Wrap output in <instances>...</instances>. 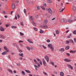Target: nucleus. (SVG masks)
Instances as JSON below:
<instances>
[{
    "label": "nucleus",
    "mask_w": 76,
    "mask_h": 76,
    "mask_svg": "<svg viewBox=\"0 0 76 76\" xmlns=\"http://www.w3.org/2000/svg\"><path fill=\"white\" fill-rule=\"evenodd\" d=\"M46 11H48V12L50 14H52L53 13V12L52 11V10H51V9L50 8H49L48 9L47 8L46 9Z\"/></svg>",
    "instance_id": "nucleus-1"
},
{
    "label": "nucleus",
    "mask_w": 76,
    "mask_h": 76,
    "mask_svg": "<svg viewBox=\"0 0 76 76\" xmlns=\"http://www.w3.org/2000/svg\"><path fill=\"white\" fill-rule=\"evenodd\" d=\"M5 50H6V51L2 53V55H5V54H7V52L8 53L9 52V49L7 48V49H6Z\"/></svg>",
    "instance_id": "nucleus-2"
},
{
    "label": "nucleus",
    "mask_w": 76,
    "mask_h": 76,
    "mask_svg": "<svg viewBox=\"0 0 76 76\" xmlns=\"http://www.w3.org/2000/svg\"><path fill=\"white\" fill-rule=\"evenodd\" d=\"M61 22L65 23L67 22V20L66 19H62L61 20Z\"/></svg>",
    "instance_id": "nucleus-3"
},
{
    "label": "nucleus",
    "mask_w": 76,
    "mask_h": 76,
    "mask_svg": "<svg viewBox=\"0 0 76 76\" xmlns=\"http://www.w3.org/2000/svg\"><path fill=\"white\" fill-rule=\"evenodd\" d=\"M64 61L66 62H70V61H71V60L67 58H65L64 59Z\"/></svg>",
    "instance_id": "nucleus-4"
},
{
    "label": "nucleus",
    "mask_w": 76,
    "mask_h": 76,
    "mask_svg": "<svg viewBox=\"0 0 76 76\" xmlns=\"http://www.w3.org/2000/svg\"><path fill=\"white\" fill-rule=\"evenodd\" d=\"M0 37L1 38V39H5L6 38V37L2 35H0Z\"/></svg>",
    "instance_id": "nucleus-5"
},
{
    "label": "nucleus",
    "mask_w": 76,
    "mask_h": 76,
    "mask_svg": "<svg viewBox=\"0 0 76 76\" xmlns=\"http://www.w3.org/2000/svg\"><path fill=\"white\" fill-rule=\"evenodd\" d=\"M64 10V8L63 9L62 8H61L59 10V12H60V13H61V12H63Z\"/></svg>",
    "instance_id": "nucleus-6"
},
{
    "label": "nucleus",
    "mask_w": 76,
    "mask_h": 76,
    "mask_svg": "<svg viewBox=\"0 0 76 76\" xmlns=\"http://www.w3.org/2000/svg\"><path fill=\"white\" fill-rule=\"evenodd\" d=\"M45 58L46 60H47V62H48V61L49 60V58H48V57L47 56H45Z\"/></svg>",
    "instance_id": "nucleus-7"
},
{
    "label": "nucleus",
    "mask_w": 76,
    "mask_h": 76,
    "mask_svg": "<svg viewBox=\"0 0 76 76\" xmlns=\"http://www.w3.org/2000/svg\"><path fill=\"white\" fill-rule=\"evenodd\" d=\"M15 3H12V9H15Z\"/></svg>",
    "instance_id": "nucleus-8"
},
{
    "label": "nucleus",
    "mask_w": 76,
    "mask_h": 76,
    "mask_svg": "<svg viewBox=\"0 0 76 76\" xmlns=\"http://www.w3.org/2000/svg\"><path fill=\"white\" fill-rule=\"evenodd\" d=\"M0 29L1 31H4V29L2 26H1L0 28Z\"/></svg>",
    "instance_id": "nucleus-9"
},
{
    "label": "nucleus",
    "mask_w": 76,
    "mask_h": 76,
    "mask_svg": "<svg viewBox=\"0 0 76 76\" xmlns=\"http://www.w3.org/2000/svg\"><path fill=\"white\" fill-rule=\"evenodd\" d=\"M44 23H43L44 25H46V23L48 22V20H44Z\"/></svg>",
    "instance_id": "nucleus-10"
},
{
    "label": "nucleus",
    "mask_w": 76,
    "mask_h": 76,
    "mask_svg": "<svg viewBox=\"0 0 76 76\" xmlns=\"http://www.w3.org/2000/svg\"><path fill=\"white\" fill-rule=\"evenodd\" d=\"M42 61H43V64L44 66H45V65H46V62H45V60L44 59H42Z\"/></svg>",
    "instance_id": "nucleus-11"
},
{
    "label": "nucleus",
    "mask_w": 76,
    "mask_h": 76,
    "mask_svg": "<svg viewBox=\"0 0 76 76\" xmlns=\"http://www.w3.org/2000/svg\"><path fill=\"white\" fill-rule=\"evenodd\" d=\"M60 75L61 76H64V73L61 72H60Z\"/></svg>",
    "instance_id": "nucleus-12"
},
{
    "label": "nucleus",
    "mask_w": 76,
    "mask_h": 76,
    "mask_svg": "<svg viewBox=\"0 0 76 76\" xmlns=\"http://www.w3.org/2000/svg\"><path fill=\"white\" fill-rule=\"evenodd\" d=\"M69 41L70 42H72V44L73 45H74V42H73V40L72 39H70L69 40Z\"/></svg>",
    "instance_id": "nucleus-13"
},
{
    "label": "nucleus",
    "mask_w": 76,
    "mask_h": 76,
    "mask_svg": "<svg viewBox=\"0 0 76 76\" xmlns=\"http://www.w3.org/2000/svg\"><path fill=\"white\" fill-rule=\"evenodd\" d=\"M48 47H49V48H51V47H53V45L51 44H49L48 45Z\"/></svg>",
    "instance_id": "nucleus-14"
},
{
    "label": "nucleus",
    "mask_w": 76,
    "mask_h": 76,
    "mask_svg": "<svg viewBox=\"0 0 76 76\" xmlns=\"http://www.w3.org/2000/svg\"><path fill=\"white\" fill-rule=\"evenodd\" d=\"M32 23H33V25H34V26H36V23H35L34 21H32Z\"/></svg>",
    "instance_id": "nucleus-15"
},
{
    "label": "nucleus",
    "mask_w": 76,
    "mask_h": 76,
    "mask_svg": "<svg viewBox=\"0 0 76 76\" xmlns=\"http://www.w3.org/2000/svg\"><path fill=\"white\" fill-rule=\"evenodd\" d=\"M52 51V52H54V48L52 46L51 48H50Z\"/></svg>",
    "instance_id": "nucleus-16"
},
{
    "label": "nucleus",
    "mask_w": 76,
    "mask_h": 76,
    "mask_svg": "<svg viewBox=\"0 0 76 76\" xmlns=\"http://www.w3.org/2000/svg\"><path fill=\"white\" fill-rule=\"evenodd\" d=\"M76 52V50L73 51V50H71L70 51V53H75Z\"/></svg>",
    "instance_id": "nucleus-17"
},
{
    "label": "nucleus",
    "mask_w": 76,
    "mask_h": 76,
    "mask_svg": "<svg viewBox=\"0 0 76 76\" xmlns=\"http://www.w3.org/2000/svg\"><path fill=\"white\" fill-rule=\"evenodd\" d=\"M19 56H20L21 57H23V53H21V54L19 53Z\"/></svg>",
    "instance_id": "nucleus-18"
},
{
    "label": "nucleus",
    "mask_w": 76,
    "mask_h": 76,
    "mask_svg": "<svg viewBox=\"0 0 76 76\" xmlns=\"http://www.w3.org/2000/svg\"><path fill=\"white\" fill-rule=\"evenodd\" d=\"M76 7H75V6L73 7L72 10H74V11H75V10H76Z\"/></svg>",
    "instance_id": "nucleus-19"
},
{
    "label": "nucleus",
    "mask_w": 76,
    "mask_h": 76,
    "mask_svg": "<svg viewBox=\"0 0 76 76\" xmlns=\"http://www.w3.org/2000/svg\"><path fill=\"white\" fill-rule=\"evenodd\" d=\"M47 1L49 3H52L51 0H47Z\"/></svg>",
    "instance_id": "nucleus-20"
},
{
    "label": "nucleus",
    "mask_w": 76,
    "mask_h": 76,
    "mask_svg": "<svg viewBox=\"0 0 76 76\" xmlns=\"http://www.w3.org/2000/svg\"><path fill=\"white\" fill-rule=\"evenodd\" d=\"M69 48H70V47H69V46H67L66 47L65 49L66 50H69Z\"/></svg>",
    "instance_id": "nucleus-21"
},
{
    "label": "nucleus",
    "mask_w": 76,
    "mask_h": 76,
    "mask_svg": "<svg viewBox=\"0 0 76 76\" xmlns=\"http://www.w3.org/2000/svg\"><path fill=\"white\" fill-rule=\"evenodd\" d=\"M41 26L42 28V27L43 28H44L45 29V28H47V27H48L47 26Z\"/></svg>",
    "instance_id": "nucleus-22"
},
{
    "label": "nucleus",
    "mask_w": 76,
    "mask_h": 76,
    "mask_svg": "<svg viewBox=\"0 0 76 76\" xmlns=\"http://www.w3.org/2000/svg\"><path fill=\"white\" fill-rule=\"evenodd\" d=\"M64 51V48H62L59 50L60 51Z\"/></svg>",
    "instance_id": "nucleus-23"
},
{
    "label": "nucleus",
    "mask_w": 76,
    "mask_h": 76,
    "mask_svg": "<svg viewBox=\"0 0 76 76\" xmlns=\"http://www.w3.org/2000/svg\"><path fill=\"white\" fill-rule=\"evenodd\" d=\"M11 28L16 29V28H17V27L15 26H11Z\"/></svg>",
    "instance_id": "nucleus-24"
},
{
    "label": "nucleus",
    "mask_w": 76,
    "mask_h": 76,
    "mask_svg": "<svg viewBox=\"0 0 76 76\" xmlns=\"http://www.w3.org/2000/svg\"><path fill=\"white\" fill-rule=\"evenodd\" d=\"M8 71L10 72L11 73H13V72H12V70L9 69H8Z\"/></svg>",
    "instance_id": "nucleus-25"
},
{
    "label": "nucleus",
    "mask_w": 76,
    "mask_h": 76,
    "mask_svg": "<svg viewBox=\"0 0 76 76\" xmlns=\"http://www.w3.org/2000/svg\"><path fill=\"white\" fill-rule=\"evenodd\" d=\"M25 71L26 72V73H31V72L29 70H26Z\"/></svg>",
    "instance_id": "nucleus-26"
},
{
    "label": "nucleus",
    "mask_w": 76,
    "mask_h": 76,
    "mask_svg": "<svg viewBox=\"0 0 76 76\" xmlns=\"http://www.w3.org/2000/svg\"><path fill=\"white\" fill-rule=\"evenodd\" d=\"M20 36H23V35H24V34L22 33L21 32H20Z\"/></svg>",
    "instance_id": "nucleus-27"
},
{
    "label": "nucleus",
    "mask_w": 76,
    "mask_h": 76,
    "mask_svg": "<svg viewBox=\"0 0 76 76\" xmlns=\"http://www.w3.org/2000/svg\"><path fill=\"white\" fill-rule=\"evenodd\" d=\"M40 7L42 9V10H45V8H44V7L43 6H40Z\"/></svg>",
    "instance_id": "nucleus-28"
},
{
    "label": "nucleus",
    "mask_w": 76,
    "mask_h": 76,
    "mask_svg": "<svg viewBox=\"0 0 76 76\" xmlns=\"http://www.w3.org/2000/svg\"><path fill=\"white\" fill-rule=\"evenodd\" d=\"M67 66H68V67H69V68H70V67H71V66H72V65H71L70 64H67Z\"/></svg>",
    "instance_id": "nucleus-29"
},
{
    "label": "nucleus",
    "mask_w": 76,
    "mask_h": 76,
    "mask_svg": "<svg viewBox=\"0 0 76 76\" xmlns=\"http://www.w3.org/2000/svg\"><path fill=\"white\" fill-rule=\"evenodd\" d=\"M53 73H54V74H55L56 75H57V72L56 71H54L53 72Z\"/></svg>",
    "instance_id": "nucleus-30"
},
{
    "label": "nucleus",
    "mask_w": 76,
    "mask_h": 76,
    "mask_svg": "<svg viewBox=\"0 0 76 76\" xmlns=\"http://www.w3.org/2000/svg\"><path fill=\"white\" fill-rule=\"evenodd\" d=\"M30 19H31V20H34V18L32 16H30Z\"/></svg>",
    "instance_id": "nucleus-31"
},
{
    "label": "nucleus",
    "mask_w": 76,
    "mask_h": 76,
    "mask_svg": "<svg viewBox=\"0 0 76 76\" xmlns=\"http://www.w3.org/2000/svg\"><path fill=\"white\" fill-rule=\"evenodd\" d=\"M28 41L30 43H33L31 41V40H30V39H28Z\"/></svg>",
    "instance_id": "nucleus-32"
},
{
    "label": "nucleus",
    "mask_w": 76,
    "mask_h": 76,
    "mask_svg": "<svg viewBox=\"0 0 76 76\" xmlns=\"http://www.w3.org/2000/svg\"><path fill=\"white\" fill-rule=\"evenodd\" d=\"M33 29L35 31H38V29H37V28H36L34 27Z\"/></svg>",
    "instance_id": "nucleus-33"
},
{
    "label": "nucleus",
    "mask_w": 76,
    "mask_h": 76,
    "mask_svg": "<svg viewBox=\"0 0 76 76\" xmlns=\"http://www.w3.org/2000/svg\"><path fill=\"white\" fill-rule=\"evenodd\" d=\"M22 73L23 75H25V72L23 71H22Z\"/></svg>",
    "instance_id": "nucleus-34"
},
{
    "label": "nucleus",
    "mask_w": 76,
    "mask_h": 76,
    "mask_svg": "<svg viewBox=\"0 0 76 76\" xmlns=\"http://www.w3.org/2000/svg\"><path fill=\"white\" fill-rule=\"evenodd\" d=\"M73 34H75V35H76V30L74 31Z\"/></svg>",
    "instance_id": "nucleus-35"
},
{
    "label": "nucleus",
    "mask_w": 76,
    "mask_h": 76,
    "mask_svg": "<svg viewBox=\"0 0 76 76\" xmlns=\"http://www.w3.org/2000/svg\"><path fill=\"white\" fill-rule=\"evenodd\" d=\"M35 64H38V62H37V61L36 60H35V59H34V60Z\"/></svg>",
    "instance_id": "nucleus-36"
},
{
    "label": "nucleus",
    "mask_w": 76,
    "mask_h": 76,
    "mask_svg": "<svg viewBox=\"0 0 76 76\" xmlns=\"http://www.w3.org/2000/svg\"><path fill=\"white\" fill-rule=\"evenodd\" d=\"M2 12L3 13H4V14H6L7 13L6 12L4 11H3Z\"/></svg>",
    "instance_id": "nucleus-37"
},
{
    "label": "nucleus",
    "mask_w": 76,
    "mask_h": 76,
    "mask_svg": "<svg viewBox=\"0 0 76 76\" xmlns=\"http://www.w3.org/2000/svg\"><path fill=\"white\" fill-rule=\"evenodd\" d=\"M50 63H51V64L52 65L54 66V62H53L51 61L50 62Z\"/></svg>",
    "instance_id": "nucleus-38"
},
{
    "label": "nucleus",
    "mask_w": 76,
    "mask_h": 76,
    "mask_svg": "<svg viewBox=\"0 0 76 76\" xmlns=\"http://www.w3.org/2000/svg\"><path fill=\"white\" fill-rule=\"evenodd\" d=\"M43 73L45 75H46V76H47V73L46 72H43Z\"/></svg>",
    "instance_id": "nucleus-39"
},
{
    "label": "nucleus",
    "mask_w": 76,
    "mask_h": 76,
    "mask_svg": "<svg viewBox=\"0 0 76 76\" xmlns=\"http://www.w3.org/2000/svg\"><path fill=\"white\" fill-rule=\"evenodd\" d=\"M56 33L57 34H59V31H58V30H57L56 31Z\"/></svg>",
    "instance_id": "nucleus-40"
},
{
    "label": "nucleus",
    "mask_w": 76,
    "mask_h": 76,
    "mask_svg": "<svg viewBox=\"0 0 76 76\" xmlns=\"http://www.w3.org/2000/svg\"><path fill=\"white\" fill-rule=\"evenodd\" d=\"M39 63L40 64V65H42V61H39Z\"/></svg>",
    "instance_id": "nucleus-41"
},
{
    "label": "nucleus",
    "mask_w": 76,
    "mask_h": 76,
    "mask_svg": "<svg viewBox=\"0 0 76 76\" xmlns=\"http://www.w3.org/2000/svg\"><path fill=\"white\" fill-rule=\"evenodd\" d=\"M69 40H66V44H69Z\"/></svg>",
    "instance_id": "nucleus-42"
},
{
    "label": "nucleus",
    "mask_w": 76,
    "mask_h": 76,
    "mask_svg": "<svg viewBox=\"0 0 76 76\" xmlns=\"http://www.w3.org/2000/svg\"><path fill=\"white\" fill-rule=\"evenodd\" d=\"M24 12L25 13H26V10L25 9H24Z\"/></svg>",
    "instance_id": "nucleus-43"
},
{
    "label": "nucleus",
    "mask_w": 76,
    "mask_h": 76,
    "mask_svg": "<svg viewBox=\"0 0 76 76\" xmlns=\"http://www.w3.org/2000/svg\"><path fill=\"white\" fill-rule=\"evenodd\" d=\"M20 24H21V25L22 26H23V22H21L20 23Z\"/></svg>",
    "instance_id": "nucleus-44"
},
{
    "label": "nucleus",
    "mask_w": 76,
    "mask_h": 76,
    "mask_svg": "<svg viewBox=\"0 0 76 76\" xmlns=\"http://www.w3.org/2000/svg\"><path fill=\"white\" fill-rule=\"evenodd\" d=\"M26 48H27V49L28 50H30V48L29 47H27Z\"/></svg>",
    "instance_id": "nucleus-45"
},
{
    "label": "nucleus",
    "mask_w": 76,
    "mask_h": 76,
    "mask_svg": "<svg viewBox=\"0 0 76 76\" xmlns=\"http://www.w3.org/2000/svg\"><path fill=\"white\" fill-rule=\"evenodd\" d=\"M40 34H42V33H43V31L42 30H40Z\"/></svg>",
    "instance_id": "nucleus-46"
},
{
    "label": "nucleus",
    "mask_w": 76,
    "mask_h": 76,
    "mask_svg": "<svg viewBox=\"0 0 76 76\" xmlns=\"http://www.w3.org/2000/svg\"><path fill=\"white\" fill-rule=\"evenodd\" d=\"M40 66H41V65H40V64H38L37 67L39 68V67H40Z\"/></svg>",
    "instance_id": "nucleus-47"
},
{
    "label": "nucleus",
    "mask_w": 76,
    "mask_h": 76,
    "mask_svg": "<svg viewBox=\"0 0 76 76\" xmlns=\"http://www.w3.org/2000/svg\"><path fill=\"white\" fill-rule=\"evenodd\" d=\"M66 55L68 57H69V56H70V54L68 53H66Z\"/></svg>",
    "instance_id": "nucleus-48"
},
{
    "label": "nucleus",
    "mask_w": 76,
    "mask_h": 76,
    "mask_svg": "<svg viewBox=\"0 0 76 76\" xmlns=\"http://www.w3.org/2000/svg\"><path fill=\"white\" fill-rule=\"evenodd\" d=\"M38 17H39V16H38V15H36L35 16V18H38Z\"/></svg>",
    "instance_id": "nucleus-49"
},
{
    "label": "nucleus",
    "mask_w": 76,
    "mask_h": 76,
    "mask_svg": "<svg viewBox=\"0 0 76 76\" xmlns=\"http://www.w3.org/2000/svg\"><path fill=\"white\" fill-rule=\"evenodd\" d=\"M20 47H23V45H22V44L21 43L20 44Z\"/></svg>",
    "instance_id": "nucleus-50"
},
{
    "label": "nucleus",
    "mask_w": 76,
    "mask_h": 76,
    "mask_svg": "<svg viewBox=\"0 0 76 76\" xmlns=\"http://www.w3.org/2000/svg\"><path fill=\"white\" fill-rule=\"evenodd\" d=\"M42 47H43V48H44L45 49H46V48H47L45 47L44 46V45H42Z\"/></svg>",
    "instance_id": "nucleus-51"
},
{
    "label": "nucleus",
    "mask_w": 76,
    "mask_h": 76,
    "mask_svg": "<svg viewBox=\"0 0 76 76\" xmlns=\"http://www.w3.org/2000/svg\"><path fill=\"white\" fill-rule=\"evenodd\" d=\"M7 47L6 46H4V50H6L7 49Z\"/></svg>",
    "instance_id": "nucleus-52"
},
{
    "label": "nucleus",
    "mask_w": 76,
    "mask_h": 76,
    "mask_svg": "<svg viewBox=\"0 0 76 76\" xmlns=\"http://www.w3.org/2000/svg\"><path fill=\"white\" fill-rule=\"evenodd\" d=\"M19 43H20V42H23V41H22V40H20L19 41Z\"/></svg>",
    "instance_id": "nucleus-53"
},
{
    "label": "nucleus",
    "mask_w": 76,
    "mask_h": 76,
    "mask_svg": "<svg viewBox=\"0 0 76 76\" xmlns=\"http://www.w3.org/2000/svg\"><path fill=\"white\" fill-rule=\"evenodd\" d=\"M19 60H22L23 59V58L22 57H20L19 58Z\"/></svg>",
    "instance_id": "nucleus-54"
},
{
    "label": "nucleus",
    "mask_w": 76,
    "mask_h": 76,
    "mask_svg": "<svg viewBox=\"0 0 76 76\" xmlns=\"http://www.w3.org/2000/svg\"><path fill=\"white\" fill-rule=\"evenodd\" d=\"M34 66L35 67H36V68H38V66L36 65H34Z\"/></svg>",
    "instance_id": "nucleus-55"
},
{
    "label": "nucleus",
    "mask_w": 76,
    "mask_h": 76,
    "mask_svg": "<svg viewBox=\"0 0 76 76\" xmlns=\"http://www.w3.org/2000/svg\"><path fill=\"white\" fill-rule=\"evenodd\" d=\"M47 42H50V40L49 39H48L47 40Z\"/></svg>",
    "instance_id": "nucleus-56"
},
{
    "label": "nucleus",
    "mask_w": 76,
    "mask_h": 76,
    "mask_svg": "<svg viewBox=\"0 0 76 76\" xmlns=\"http://www.w3.org/2000/svg\"><path fill=\"white\" fill-rule=\"evenodd\" d=\"M43 6H45V7H46V6H47V5L46 4H44Z\"/></svg>",
    "instance_id": "nucleus-57"
},
{
    "label": "nucleus",
    "mask_w": 76,
    "mask_h": 76,
    "mask_svg": "<svg viewBox=\"0 0 76 76\" xmlns=\"http://www.w3.org/2000/svg\"><path fill=\"white\" fill-rule=\"evenodd\" d=\"M37 60L38 61H40V60H39V59L38 58H37Z\"/></svg>",
    "instance_id": "nucleus-58"
},
{
    "label": "nucleus",
    "mask_w": 76,
    "mask_h": 76,
    "mask_svg": "<svg viewBox=\"0 0 76 76\" xmlns=\"http://www.w3.org/2000/svg\"><path fill=\"white\" fill-rule=\"evenodd\" d=\"M74 41L75 42H76V38H74Z\"/></svg>",
    "instance_id": "nucleus-59"
},
{
    "label": "nucleus",
    "mask_w": 76,
    "mask_h": 76,
    "mask_svg": "<svg viewBox=\"0 0 76 76\" xmlns=\"http://www.w3.org/2000/svg\"><path fill=\"white\" fill-rule=\"evenodd\" d=\"M19 53H22V50H19Z\"/></svg>",
    "instance_id": "nucleus-60"
},
{
    "label": "nucleus",
    "mask_w": 76,
    "mask_h": 76,
    "mask_svg": "<svg viewBox=\"0 0 76 76\" xmlns=\"http://www.w3.org/2000/svg\"><path fill=\"white\" fill-rule=\"evenodd\" d=\"M69 68H70L71 69V70H73V67H72V66H71V67H69Z\"/></svg>",
    "instance_id": "nucleus-61"
},
{
    "label": "nucleus",
    "mask_w": 76,
    "mask_h": 76,
    "mask_svg": "<svg viewBox=\"0 0 76 76\" xmlns=\"http://www.w3.org/2000/svg\"><path fill=\"white\" fill-rule=\"evenodd\" d=\"M14 73H16V71L15 70H14L13 72Z\"/></svg>",
    "instance_id": "nucleus-62"
},
{
    "label": "nucleus",
    "mask_w": 76,
    "mask_h": 76,
    "mask_svg": "<svg viewBox=\"0 0 76 76\" xmlns=\"http://www.w3.org/2000/svg\"><path fill=\"white\" fill-rule=\"evenodd\" d=\"M16 47L18 48H19V46H18V45H16Z\"/></svg>",
    "instance_id": "nucleus-63"
},
{
    "label": "nucleus",
    "mask_w": 76,
    "mask_h": 76,
    "mask_svg": "<svg viewBox=\"0 0 76 76\" xmlns=\"http://www.w3.org/2000/svg\"><path fill=\"white\" fill-rule=\"evenodd\" d=\"M40 9V7H37V9Z\"/></svg>",
    "instance_id": "nucleus-64"
}]
</instances>
